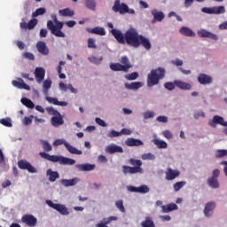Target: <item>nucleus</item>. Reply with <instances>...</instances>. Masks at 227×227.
<instances>
[{"label": "nucleus", "mask_w": 227, "mask_h": 227, "mask_svg": "<svg viewBox=\"0 0 227 227\" xmlns=\"http://www.w3.org/2000/svg\"><path fill=\"white\" fill-rule=\"evenodd\" d=\"M120 136H121V131L118 132V131H116L114 129L111 130L108 133V137H120Z\"/></svg>", "instance_id": "obj_57"}, {"label": "nucleus", "mask_w": 227, "mask_h": 227, "mask_svg": "<svg viewBox=\"0 0 227 227\" xmlns=\"http://www.w3.org/2000/svg\"><path fill=\"white\" fill-rule=\"evenodd\" d=\"M142 159L143 160H155V155L152 154V153H144L142 155Z\"/></svg>", "instance_id": "obj_54"}, {"label": "nucleus", "mask_w": 227, "mask_h": 227, "mask_svg": "<svg viewBox=\"0 0 227 227\" xmlns=\"http://www.w3.org/2000/svg\"><path fill=\"white\" fill-rule=\"evenodd\" d=\"M125 145L126 146H143V141L137 138H128Z\"/></svg>", "instance_id": "obj_32"}, {"label": "nucleus", "mask_w": 227, "mask_h": 227, "mask_svg": "<svg viewBox=\"0 0 227 227\" xmlns=\"http://www.w3.org/2000/svg\"><path fill=\"white\" fill-rule=\"evenodd\" d=\"M23 56L24 58H26V59H30V61H35V55L31 52H25Z\"/></svg>", "instance_id": "obj_59"}, {"label": "nucleus", "mask_w": 227, "mask_h": 227, "mask_svg": "<svg viewBox=\"0 0 227 227\" xmlns=\"http://www.w3.org/2000/svg\"><path fill=\"white\" fill-rule=\"evenodd\" d=\"M98 161L100 162L101 164H106V162H107V157L101 154L98 156Z\"/></svg>", "instance_id": "obj_64"}, {"label": "nucleus", "mask_w": 227, "mask_h": 227, "mask_svg": "<svg viewBox=\"0 0 227 227\" xmlns=\"http://www.w3.org/2000/svg\"><path fill=\"white\" fill-rule=\"evenodd\" d=\"M197 81L198 82H200V84H202L203 86H207V84H212V82H214V79L212 78V76L207 74H200Z\"/></svg>", "instance_id": "obj_13"}, {"label": "nucleus", "mask_w": 227, "mask_h": 227, "mask_svg": "<svg viewBox=\"0 0 227 227\" xmlns=\"http://www.w3.org/2000/svg\"><path fill=\"white\" fill-rule=\"evenodd\" d=\"M88 47H89V49H97V44L95 43V39H93V38L88 39Z\"/></svg>", "instance_id": "obj_56"}, {"label": "nucleus", "mask_w": 227, "mask_h": 227, "mask_svg": "<svg viewBox=\"0 0 227 227\" xmlns=\"http://www.w3.org/2000/svg\"><path fill=\"white\" fill-rule=\"evenodd\" d=\"M60 145H64L66 150H67V152H69V153H72L73 155H82V151L75 148L65 139H57L53 142V146H60Z\"/></svg>", "instance_id": "obj_7"}, {"label": "nucleus", "mask_w": 227, "mask_h": 227, "mask_svg": "<svg viewBox=\"0 0 227 227\" xmlns=\"http://www.w3.org/2000/svg\"><path fill=\"white\" fill-rule=\"evenodd\" d=\"M22 223L30 227H35L38 220L33 215H25L21 218Z\"/></svg>", "instance_id": "obj_14"}, {"label": "nucleus", "mask_w": 227, "mask_h": 227, "mask_svg": "<svg viewBox=\"0 0 227 227\" xmlns=\"http://www.w3.org/2000/svg\"><path fill=\"white\" fill-rule=\"evenodd\" d=\"M163 136L167 139H173V134H171V131H169V130H164L163 131Z\"/></svg>", "instance_id": "obj_63"}, {"label": "nucleus", "mask_w": 227, "mask_h": 227, "mask_svg": "<svg viewBox=\"0 0 227 227\" xmlns=\"http://www.w3.org/2000/svg\"><path fill=\"white\" fill-rule=\"evenodd\" d=\"M39 155L40 157H42V159L50 160V162H59V164H61L62 166H74V164H75V160L71 158H67L64 156L51 155L43 152H41Z\"/></svg>", "instance_id": "obj_5"}, {"label": "nucleus", "mask_w": 227, "mask_h": 227, "mask_svg": "<svg viewBox=\"0 0 227 227\" xmlns=\"http://www.w3.org/2000/svg\"><path fill=\"white\" fill-rule=\"evenodd\" d=\"M46 203L48 207H51V208H53L54 210H57V212H59L61 215H68L70 212H68V208L61 204H55L52 202V200H46Z\"/></svg>", "instance_id": "obj_9"}, {"label": "nucleus", "mask_w": 227, "mask_h": 227, "mask_svg": "<svg viewBox=\"0 0 227 227\" xmlns=\"http://www.w3.org/2000/svg\"><path fill=\"white\" fill-rule=\"evenodd\" d=\"M195 120H200V118H205V113L203 111H199L194 114Z\"/></svg>", "instance_id": "obj_60"}, {"label": "nucleus", "mask_w": 227, "mask_h": 227, "mask_svg": "<svg viewBox=\"0 0 227 227\" xmlns=\"http://www.w3.org/2000/svg\"><path fill=\"white\" fill-rule=\"evenodd\" d=\"M138 43L139 47L140 45H142V47H144L145 51H150V49H152V43L150 42V39H148V37H145L143 35H140L138 38Z\"/></svg>", "instance_id": "obj_17"}, {"label": "nucleus", "mask_w": 227, "mask_h": 227, "mask_svg": "<svg viewBox=\"0 0 227 227\" xmlns=\"http://www.w3.org/2000/svg\"><path fill=\"white\" fill-rule=\"evenodd\" d=\"M51 19L56 25H54L52 20H48L47 28L51 31V35H54V36H57V38H65L67 35L65 33H63V31H61L64 26L63 22L58 20L56 14L51 15Z\"/></svg>", "instance_id": "obj_4"}, {"label": "nucleus", "mask_w": 227, "mask_h": 227, "mask_svg": "<svg viewBox=\"0 0 227 227\" xmlns=\"http://www.w3.org/2000/svg\"><path fill=\"white\" fill-rule=\"evenodd\" d=\"M47 176H49L50 182H56V179L59 178V173L53 171L51 168L47 170Z\"/></svg>", "instance_id": "obj_36"}, {"label": "nucleus", "mask_w": 227, "mask_h": 227, "mask_svg": "<svg viewBox=\"0 0 227 227\" xmlns=\"http://www.w3.org/2000/svg\"><path fill=\"white\" fill-rule=\"evenodd\" d=\"M137 77H139V74L137 72H134L125 75V79H127L128 81H136Z\"/></svg>", "instance_id": "obj_46"}, {"label": "nucleus", "mask_w": 227, "mask_h": 227, "mask_svg": "<svg viewBox=\"0 0 227 227\" xmlns=\"http://www.w3.org/2000/svg\"><path fill=\"white\" fill-rule=\"evenodd\" d=\"M157 121H159L160 123H168V117L164 116V115H160L159 117H157Z\"/></svg>", "instance_id": "obj_61"}, {"label": "nucleus", "mask_w": 227, "mask_h": 227, "mask_svg": "<svg viewBox=\"0 0 227 227\" xmlns=\"http://www.w3.org/2000/svg\"><path fill=\"white\" fill-rule=\"evenodd\" d=\"M87 31L91 35H99V36H106V29L104 27H96L94 28H87Z\"/></svg>", "instance_id": "obj_28"}, {"label": "nucleus", "mask_w": 227, "mask_h": 227, "mask_svg": "<svg viewBox=\"0 0 227 227\" xmlns=\"http://www.w3.org/2000/svg\"><path fill=\"white\" fill-rule=\"evenodd\" d=\"M185 184H187L185 181H181L174 184L173 187L176 192H178V191H180V189H182V187H184Z\"/></svg>", "instance_id": "obj_49"}, {"label": "nucleus", "mask_w": 227, "mask_h": 227, "mask_svg": "<svg viewBox=\"0 0 227 227\" xmlns=\"http://www.w3.org/2000/svg\"><path fill=\"white\" fill-rule=\"evenodd\" d=\"M120 63H112L110 65L111 70L114 72H129L130 68H132V64L127 56H123L121 58Z\"/></svg>", "instance_id": "obj_6"}, {"label": "nucleus", "mask_w": 227, "mask_h": 227, "mask_svg": "<svg viewBox=\"0 0 227 227\" xmlns=\"http://www.w3.org/2000/svg\"><path fill=\"white\" fill-rule=\"evenodd\" d=\"M96 123H98V125H100V127H107V123H106V121H104V120L100 119V118H96Z\"/></svg>", "instance_id": "obj_62"}, {"label": "nucleus", "mask_w": 227, "mask_h": 227, "mask_svg": "<svg viewBox=\"0 0 227 227\" xmlns=\"http://www.w3.org/2000/svg\"><path fill=\"white\" fill-rule=\"evenodd\" d=\"M76 168L80 169V171H93V169H95V165L86 163V164L76 165Z\"/></svg>", "instance_id": "obj_33"}, {"label": "nucleus", "mask_w": 227, "mask_h": 227, "mask_svg": "<svg viewBox=\"0 0 227 227\" xmlns=\"http://www.w3.org/2000/svg\"><path fill=\"white\" fill-rule=\"evenodd\" d=\"M21 104L26 106V107H28V109H35V103H33V101L27 98H21Z\"/></svg>", "instance_id": "obj_40"}, {"label": "nucleus", "mask_w": 227, "mask_h": 227, "mask_svg": "<svg viewBox=\"0 0 227 227\" xmlns=\"http://www.w3.org/2000/svg\"><path fill=\"white\" fill-rule=\"evenodd\" d=\"M0 123L4 125V127H12V119H10L9 117L5 119H0Z\"/></svg>", "instance_id": "obj_47"}, {"label": "nucleus", "mask_w": 227, "mask_h": 227, "mask_svg": "<svg viewBox=\"0 0 227 227\" xmlns=\"http://www.w3.org/2000/svg\"><path fill=\"white\" fill-rule=\"evenodd\" d=\"M164 77H166V69L164 67H158L156 69H153L147 75L148 88L157 86V84H159L160 80L164 79Z\"/></svg>", "instance_id": "obj_2"}, {"label": "nucleus", "mask_w": 227, "mask_h": 227, "mask_svg": "<svg viewBox=\"0 0 227 227\" xmlns=\"http://www.w3.org/2000/svg\"><path fill=\"white\" fill-rule=\"evenodd\" d=\"M46 12L47 10H45V8L40 7L32 13V17H39V15H43Z\"/></svg>", "instance_id": "obj_44"}, {"label": "nucleus", "mask_w": 227, "mask_h": 227, "mask_svg": "<svg viewBox=\"0 0 227 227\" xmlns=\"http://www.w3.org/2000/svg\"><path fill=\"white\" fill-rule=\"evenodd\" d=\"M227 156V150L226 149H220L216 151L215 157L216 159H222V157Z\"/></svg>", "instance_id": "obj_45"}, {"label": "nucleus", "mask_w": 227, "mask_h": 227, "mask_svg": "<svg viewBox=\"0 0 227 227\" xmlns=\"http://www.w3.org/2000/svg\"><path fill=\"white\" fill-rule=\"evenodd\" d=\"M65 123V120H63V115L59 114L51 118V125L53 127H59Z\"/></svg>", "instance_id": "obj_25"}, {"label": "nucleus", "mask_w": 227, "mask_h": 227, "mask_svg": "<svg viewBox=\"0 0 227 227\" xmlns=\"http://www.w3.org/2000/svg\"><path fill=\"white\" fill-rule=\"evenodd\" d=\"M36 49L38 51V52H40V54H42L43 56H49V47H47V43H45V42L43 41H39L36 43Z\"/></svg>", "instance_id": "obj_15"}, {"label": "nucleus", "mask_w": 227, "mask_h": 227, "mask_svg": "<svg viewBox=\"0 0 227 227\" xmlns=\"http://www.w3.org/2000/svg\"><path fill=\"white\" fill-rule=\"evenodd\" d=\"M112 221H118V217L110 216L108 218H104L99 223L96 224V227H109L107 224H111Z\"/></svg>", "instance_id": "obj_29"}, {"label": "nucleus", "mask_w": 227, "mask_h": 227, "mask_svg": "<svg viewBox=\"0 0 227 227\" xmlns=\"http://www.w3.org/2000/svg\"><path fill=\"white\" fill-rule=\"evenodd\" d=\"M52 86V81L51 80H45L43 83V90L44 93H47L49 90H51V87Z\"/></svg>", "instance_id": "obj_43"}, {"label": "nucleus", "mask_w": 227, "mask_h": 227, "mask_svg": "<svg viewBox=\"0 0 227 227\" xmlns=\"http://www.w3.org/2000/svg\"><path fill=\"white\" fill-rule=\"evenodd\" d=\"M138 192L140 194H146L148 192H150V188H148V186L142 184L141 186L138 187Z\"/></svg>", "instance_id": "obj_51"}, {"label": "nucleus", "mask_w": 227, "mask_h": 227, "mask_svg": "<svg viewBox=\"0 0 227 227\" xmlns=\"http://www.w3.org/2000/svg\"><path fill=\"white\" fill-rule=\"evenodd\" d=\"M46 111L48 114H51V116H56L57 114L59 115V113L58 112V110L54 109V107L52 106L46 107Z\"/></svg>", "instance_id": "obj_52"}, {"label": "nucleus", "mask_w": 227, "mask_h": 227, "mask_svg": "<svg viewBox=\"0 0 227 227\" xmlns=\"http://www.w3.org/2000/svg\"><path fill=\"white\" fill-rule=\"evenodd\" d=\"M166 180L171 181L175 180V178H178L180 176V172L178 170H175L171 168H168L165 172Z\"/></svg>", "instance_id": "obj_20"}, {"label": "nucleus", "mask_w": 227, "mask_h": 227, "mask_svg": "<svg viewBox=\"0 0 227 227\" xmlns=\"http://www.w3.org/2000/svg\"><path fill=\"white\" fill-rule=\"evenodd\" d=\"M201 12L203 13H207L208 15H221V13H226V9L223 5L215 6L211 8L203 7L201 9Z\"/></svg>", "instance_id": "obj_8"}, {"label": "nucleus", "mask_w": 227, "mask_h": 227, "mask_svg": "<svg viewBox=\"0 0 227 227\" xmlns=\"http://www.w3.org/2000/svg\"><path fill=\"white\" fill-rule=\"evenodd\" d=\"M42 145H43L44 152H52V145H51V144H49L47 141L43 140Z\"/></svg>", "instance_id": "obj_50"}, {"label": "nucleus", "mask_w": 227, "mask_h": 227, "mask_svg": "<svg viewBox=\"0 0 227 227\" xmlns=\"http://www.w3.org/2000/svg\"><path fill=\"white\" fill-rule=\"evenodd\" d=\"M153 19L151 20L152 24H155V22H162L164 20V12H159L156 9L151 12Z\"/></svg>", "instance_id": "obj_18"}, {"label": "nucleus", "mask_w": 227, "mask_h": 227, "mask_svg": "<svg viewBox=\"0 0 227 227\" xmlns=\"http://www.w3.org/2000/svg\"><path fill=\"white\" fill-rule=\"evenodd\" d=\"M111 33L118 43H121V45L127 43V45L135 49L139 47V37L141 35H139V32L136 28H129L124 35L118 29H112Z\"/></svg>", "instance_id": "obj_1"}, {"label": "nucleus", "mask_w": 227, "mask_h": 227, "mask_svg": "<svg viewBox=\"0 0 227 227\" xmlns=\"http://www.w3.org/2000/svg\"><path fill=\"white\" fill-rule=\"evenodd\" d=\"M106 152L107 153H123V148L116 145H110L106 147Z\"/></svg>", "instance_id": "obj_24"}, {"label": "nucleus", "mask_w": 227, "mask_h": 227, "mask_svg": "<svg viewBox=\"0 0 227 227\" xmlns=\"http://www.w3.org/2000/svg\"><path fill=\"white\" fill-rule=\"evenodd\" d=\"M215 201H209L206 203L204 207V215L205 217H212L214 215V210H215Z\"/></svg>", "instance_id": "obj_12"}, {"label": "nucleus", "mask_w": 227, "mask_h": 227, "mask_svg": "<svg viewBox=\"0 0 227 227\" xmlns=\"http://www.w3.org/2000/svg\"><path fill=\"white\" fill-rule=\"evenodd\" d=\"M59 13L62 15V17H74V15H75V12L70 10V8L59 10Z\"/></svg>", "instance_id": "obj_37"}, {"label": "nucleus", "mask_w": 227, "mask_h": 227, "mask_svg": "<svg viewBox=\"0 0 227 227\" xmlns=\"http://www.w3.org/2000/svg\"><path fill=\"white\" fill-rule=\"evenodd\" d=\"M115 207H117L120 212H121L122 214H125L126 210H125V207L123 206V200H117L115 202Z\"/></svg>", "instance_id": "obj_48"}, {"label": "nucleus", "mask_w": 227, "mask_h": 227, "mask_svg": "<svg viewBox=\"0 0 227 227\" xmlns=\"http://www.w3.org/2000/svg\"><path fill=\"white\" fill-rule=\"evenodd\" d=\"M175 85L176 86V88H179V90H191V88H192V85L185 82H182L181 80H176Z\"/></svg>", "instance_id": "obj_30"}, {"label": "nucleus", "mask_w": 227, "mask_h": 227, "mask_svg": "<svg viewBox=\"0 0 227 227\" xmlns=\"http://www.w3.org/2000/svg\"><path fill=\"white\" fill-rule=\"evenodd\" d=\"M198 36L200 38H210V40H217V35L207 31L206 29H200L198 31Z\"/></svg>", "instance_id": "obj_22"}, {"label": "nucleus", "mask_w": 227, "mask_h": 227, "mask_svg": "<svg viewBox=\"0 0 227 227\" xmlns=\"http://www.w3.org/2000/svg\"><path fill=\"white\" fill-rule=\"evenodd\" d=\"M175 86H176L175 84V82H167L165 84H164V88L166 90H168V91H173V90H175Z\"/></svg>", "instance_id": "obj_55"}, {"label": "nucleus", "mask_w": 227, "mask_h": 227, "mask_svg": "<svg viewBox=\"0 0 227 227\" xmlns=\"http://www.w3.org/2000/svg\"><path fill=\"white\" fill-rule=\"evenodd\" d=\"M35 81L42 84L45 79V69L43 67H36L35 70Z\"/></svg>", "instance_id": "obj_16"}, {"label": "nucleus", "mask_w": 227, "mask_h": 227, "mask_svg": "<svg viewBox=\"0 0 227 227\" xmlns=\"http://www.w3.org/2000/svg\"><path fill=\"white\" fill-rule=\"evenodd\" d=\"M132 134V130L127 128H123L121 130V136H130Z\"/></svg>", "instance_id": "obj_58"}, {"label": "nucleus", "mask_w": 227, "mask_h": 227, "mask_svg": "<svg viewBox=\"0 0 227 227\" xmlns=\"http://www.w3.org/2000/svg\"><path fill=\"white\" fill-rule=\"evenodd\" d=\"M129 10V5L127 4H121L120 0H115L114 5L113 6V11L115 12V13H121V15H125Z\"/></svg>", "instance_id": "obj_10"}, {"label": "nucleus", "mask_w": 227, "mask_h": 227, "mask_svg": "<svg viewBox=\"0 0 227 227\" xmlns=\"http://www.w3.org/2000/svg\"><path fill=\"white\" fill-rule=\"evenodd\" d=\"M125 88L128 90H139V88H143V82H133L131 83H125Z\"/></svg>", "instance_id": "obj_35"}, {"label": "nucleus", "mask_w": 227, "mask_h": 227, "mask_svg": "<svg viewBox=\"0 0 227 227\" xmlns=\"http://www.w3.org/2000/svg\"><path fill=\"white\" fill-rule=\"evenodd\" d=\"M33 119H35V116L34 115H30L29 117H25L23 120H22V123L24 125H31L33 123Z\"/></svg>", "instance_id": "obj_53"}, {"label": "nucleus", "mask_w": 227, "mask_h": 227, "mask_svg": "<svg viewBox=\"0 0 227 227\" xmlns=\"http://www.w3.org/2000/svg\"><path fill=\"white\" fill-rule=\"evenodd\" d=\"M12 86H14L15 88H19V90H31V87H29V85L26 84V82H24V80L22 78H18L17 80H13L12 82Z\"/></svg>", "instance_id": "obj_19"}, {"label": "nucleus", "mask_w": 227, "mask_h": 227, "mask_svg": "<svg viewBox=\"0 0 227 227\" xmlns=\"http://www.w3.org/2000/svg\"><path fill=\"white\" fill-rule=\"evenodd\" d=\"M223 123H224V118L219 115H215L213 117V120L208 121V125L210 127H213V129H215L217 124L223 126Z\"/></svg>", "instance_id": "obj_23"}, {"label": "nucleus", "mask_w": 227, "mask_h": 227, "mask_svg": "<svg viewBox=\"0 0 227 227\" xmlns=\"http://www.w3.org/2000/svg\"><path fill=\"white\" fill-rule=\"evenodd\" d=\"M207 184L212 189H219V181L215 177H209Z\"/></svg>", "instance_id": "obj_39"}, {"label": "nucleus", "mask_w": 227, "mask_h": 227, "mask_svg": "<svg viewBox=\"0 0 227 227\" xmlns=\"http://www.w3.org/2000/svg\"><path fill=\"white\" fill-rule=\"evenodd\" d=\"M179 33L184 35V36H196V34L192 31V29L187 27H182L179 30Z\"/></svg>", "instance_id": "obj_34"}, {"label": "nucleus", "mask_w": 227, "mask_h": 227, "mask_svg": "<svg viewBox=\"0 0 227 227\" xmlns=\"http://www.w3.org/2000/svg\"><path fill=\"white\" fill-rule=\"evenodd\" d=\"M18 167L20 169H27L28 173H38V170H36V168L26 160H20L18 161Z\"/></svg>", "instance_id": "obj_11"}, {"label": "nucleus", "mask_w": 227, "mask_h": 227, "mask_svg": "<svg viewBox=\"0 0 227 227\" xmlns=\"http://www.w3.org/2000/svg\"><path fill=\"white\" fill-rule=\"evenodd\" d=\"M163 214H169L173 210H178V206L175 203L161 206Z\"/></svg>", "instance_id": "obj_31"}, {"label": "nucleus", "mask_w": 227, "mask_h": 227, "mask_svg": "<svg viewBox=\"0 0 227 227\" xmlns=\"http://www.w3.org/2000/svg\"><path fill=\"white\" fill-rule=\"evenodd\" d=\"M36 24H38V20L32 19L28 21V23H26L25 21L20 23V28L21 29H35L36 27Z\"/></svg>", "instance_id": "obj_21"}, {"label": "nucleus", "mask_w": 227, "mask_h": 227, "mask_svg": "<svg viewBox=\"0 0 227 227\" xmlns=\"http://www.w3.org/2000/svg\"><path fill=\"white\" fill-rule=\"evenodd\" d=\"M142 227H155V223L150 216L145 217V221L141 222Z\"/></svg>", "instance_id": "obj_38"}, {"label": "nucleus", "mask_w": 227, "mask_h": 227, "mask_svg": "<svg viewBox=\"0 0 227 227\" xmlns=\"http://www.w3.org/2000/svg\"><path fill=\"white\" fill-rule=\"evenodd\" d=\"M129 164L133 167L123 165V175H136L137 173L143 175V173H145V170H143V168L141 167L143 166V161H141V160H136L134 158H131L129 160Z\"/></svg>", "instance_id": "obj_3"}, {"label": "nucleus", "mask_w": 227, "mask_h": 227, "mask_svg": "<svg viewBox=\"0 0 227 227\" xmlns=\"http://www.w3.org/2000/svg\"><path fill=\"white\" fill-rule=\"evenodd\" d=\"M85 6H87L89 10L95 12V8H97V2H95V0H86Z\"/></svg>", "instance_id": "obj_41"}, {"label": "nucleus", "mask_w": 227, "mask_h": 227, "mask_svg": "<svg viewBox=\"0 0 227 227\" xmlns=\"http://www.w3.org/2000/svg\"><path fill=\"white\" fill-rule=\"evenodd\" d=\"M79 183V178L74 177L73 179H62L60 184L64 185V187H73V185H77Z\"/></svg>", "instance_id": "obj_27"}, {"label": "nucleus", "mask_w": 227, "mask_h": 227, "mask_svg": "<svg viewBox=\"0 0 227 227\" xmlns=\"http://www.w3.org/2000/svg\"><path fill=\"white\" fill-rule=\"evenodd\" d=\"M153 143L160 149L168 148V143L164 142V140L154 139Z\"/></svg>", "instance_id": "obj_42"}, {"label": "nucleus", "mask_w": 227, "mask_h": 227, "mask_svg": "<svg viewBox=\"0 0 227 227\" xmlns=\"http://www.w3.org/2000/svg\"><path fill=\"white\" fill-rule=\"evenodd\" d=\"M46 100L49 102V104H53V106H60L61 107H67V106H68V103L59 101L58 98L52 97H46Z\"/></svg>", "instance_id": "obj_26"}]
</instances>
